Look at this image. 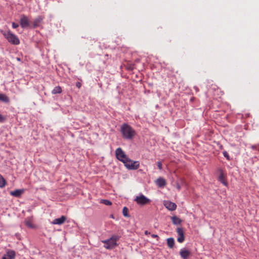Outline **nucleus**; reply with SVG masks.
Here are the masks:
<instances>
[{
  "label": "nucleus",
  "instance_id": "1",
  "mask_svg": "<svg viewBox=\"0 0 259 259\" xmlns=\"http://www.w3.org/2000/svg\"><path fill=\"white\" fill-rule=\"evenodd\" d=\"M121 132L123 137L126 139H132L136 135L135 131L126 123H124L121 126Z\"/></svg>",
  "mask_w": 259,
  "mask_h": 259
},
{
  "label": "nucleus",
  "instance_id": "2",
  "mask_svg": "<svg viewBox=\"0 0 259 259\" xmlns=\"http://www.w3.org/2000/svg\"><path fill=\"white\" fill-rule=\"evenodd\" d=\"M119 237L117 235H113L108 239L102 241L104 244V247L108 249H111L115 247L117 245V241L119 240Z\"/></svg>",
  "mask_w": 259,
  "mask_h": 259
},
{
  "label": "nucleus",
  "instance_id": "3",
  "mask_svg": "<svg viewBox=\"0 0 259 259\" xmlns=\"http://www.w3.org/2000/svg\"><path fill=\"white\" fill-rule=\"evenodd\" d=\"M3 34L8 40V41L12 44L14 45H18L20 44V40L18 37L12 33L10 31L4 32Z\"/></svg>",
  "mask_w": 259,
  "mask_h": 259
},
{
  "label": "nucleus",
  "instance_id": "4",
  "mask_svg": "<svg viewBox=\"0 0 259 259\" xmlns=\"http://www.w3.org/2000/svg\"><path fill=\"white\" fill-rule=\"evenodd\" d=\"M115 156L116 158L118 160L121 161L123 163H126L127 162L125 161L126 160L127 161V159H128V156L125 154L124 152L120 147L116 149Z\"/></svg>",
  "mask_w": 259,
  "mask_h": 259
},
{
  "label": "nucleus",
  "instance_id": "5",
  "mask_svg": "<svg viewBox=\"0 0 259 259\" xmlns=\"http://www.w3.org/2000/svg\"><path fill=\"white\" fill-rule=\"evenodd\" d=\"M125 161L126 162L125 160ZM124 166L128 169H137L139 166V162L138 161H133L128 158L126 163H123Z\"/></svg>",
  "mask_w": 259,
  "mask_h": 259
},
{
  "label": "nucleus",
  "instance_id": "6",
  "mask_svg": "<svg viewBox=\"0 0 259 259\" xmlns=\"http://www.w3.org/2000/svg\"><path fill=\"white\" fill-rule=\"evenodd\" d=\"M135 200L138 204L143 205L148 204L151 201L149 199L143 194H140L139 196H137Z\"/></svg>",
  "mask_w": 259,
  "mask_h": 259
},
{
  "label": "nucleus",
  "instance_id": "7",
  "mask_svg": "<svg viewBox=\"0 0 259 259\" xmlns=\"http://www.w3.org/2000/svg\"><path fill=\"white\" fill-rule=\"evenodd\" d=\"M20 24L22 28H26L29 26V20L28 18L23 15L21 16Z\"/></svg>",
  "mask_w": 259,
  "mask_h": 259
},
{
  "label": "nucleus",
  "instance_id": "8",
  "mask_svg": "<svg viewBox=\"0 0 259 259\" xmlns=\"http://www.w3.org/2000/svg\"><path fill=\"white\" fill-rule=\"evenodd\" d=\"M177 233L178 235L177 241L179 243H182L185 240L184 232L182 228H178Z\"/></svg>",
  "mask_w": 259,
  "mask_h": 259
},
{
  "label": "nucleus",
  "instance_id": "9",
  "mask_svg": "<svg viewBox=\"0 0 259 259\" xmlns=\"http://www.w3.org/2000/svg\"><path fill=\"white\" fill-rule=\"evenodd\" d=\"M164 205L166 208L171 211L175 210L177 207V205L175 203L169 201H164Z\"/></svg>",
  "mask_w": 259,
  "mask_h": 259
},
{
  "label": "nucleus",
  "instance_id": "10",
  "mask_svg": "<svg viewBox=\"0 0 259 259\" xmlns=\"http://www.w3.org/2000/svg\"><path fill=\"white\" fill-rule=\"evenodd\" d=\"M191 254L190 251L185 248L180 250V255L183 259H188Z\"/></svg>",
  "mask_w": 259,
  "mask_h": 259
},
{
  "label": "nucleus",
  "instance_id": "11",
  "mask_svg": "<svg viewBox=\"0 0 259 259\" xmlns=\"http://www.w3.org/2000/svg\"><path fill=\"white\" fill-rule=\"evenodd\" d=\"M15 255V252L14 250H8L6 253L3 256L2 259H14Z\"/></svg>",
  "mask_w": 259,
  "mask_h": 259
},
{
  "label": "nucleus",
  "instance_id": "12",
  "mask_svg": "<svg viewBox=\"0 0 259 259\" xmlns=\"http://www.w3.org/2000/svg\"><path fill=\"white\" fill-rule=\"evenodd\" d=\"M226 178V175L224 174L222 169H220V175L219 177V180L225 186H226L227 184Z\"/></svg>",
  "mask_w": 259,
  "mask_h": 259
},
{
  "label": "nucleus",
  "instance_id": "13",
  "mask_svg": "<svg viewBox=\"0 0 259 259\" xmlns=\"http://www.w3.org/2000/svg\"><path fill=\"white\" fill-rule=\"evenodd\" d=\"M24 192V189H17L15 191H12L10 192V195L16 197H20L21 195Z\"/></svg>",
  "mask_w": 259,
  "mask_h": 259
},
{
  "label": "nucleus",
  "instance_id": "14",
  "mask_svg": "<svg viewBox=\"0 0 259 259\" xmlns=\"http://www.w3.org/2000/svg\"><path fill=\"white\" fill-rule=\"evenodd\" d=\"M66 219V218L65 216L62 215L60 218H58V219H56L54 220L53 221V222H52V224H55V225H62V224H63L64 223Z\"/></svg>",
  "mask_w": 259,
  "mask_h": 259
},
{
  "label": "nucleus",
  "instance_id": "15",
  "mask_svg": "<svg viewBox=\"0 0 259 259\" xmlns=\"http://www.w3.org/2000/svg\"><path fill=\"white\" fill-rule=\"evenodd\" d=\"M155 183L159 187H163L166 184L165 180L161 177L158 178Z\"/></svg>",
  "mask_w": 259,
  "mask_h": 259
},
{
  "label": "nucleus",
  "instance_id": "16",
  "mask_svg": "<svg viewBox=\"0 0 259 259\" xmlns=\"http://www.w3.org/2000/svg\"><path fill=\"white\" fill-rule=\"evenodd\" d=\"M171 221L174 224L179 225L182 223V220L176 216L171 217Z\"/></svg>",
  "mask_w": 259,
  "mask_h": 259
},
{
  "label": "nucleus",
  "instance_id": "17",
  "mask_svg": "<svg viewBox=\"0 0 259 259\" xmlns=\"http://www.w3.org/2000/svg\"><path fill=\"white\" fill-rule=\"evenodd\" d=\"M167 246L170 248H172L175 244V240L173 238H168L167 239Z\"/></svg>",
  "mask_w": 259,
  "mask_h": 259
},
{
  "label": "nucleus",
  "instance_id": "18",
  "mask_svg": "<svg viewBox=\"0 0 259 259\" xmlns=\"http://www.w3.org/2000/svg\"><path fill=\"white\" fill-rule=\"evenodd\" d=\"M0 101L5 103H8L9 98L5 94L0 93Z\"/></svg>",
  "mask_w": 259,
  "mask_h": 259
},
{
  "label": "nucleus",
  "instance_id": "19",
  "mask_svg": "<svg viewBox=\"0 0 259 259\" xmlns=\"http://www.w3.org/2000/svg\"><path fill=\"white\" fill-rule=\"evenodd\" d=\"M25 224L26 226L30 228H32L34 227V226L32 223V221L30 218H27L25 221Z\"/></svg>",
  "mask_w": 259,
  "mask_h": 259
},
{
  "label": "nucleus",
  "instance_id": "20",
  "mask_svg": "<svg viewBox=\"0 0 259 259\" xmlns=\"http://www.w3.org/2000/svg\"><path fill=\"white\" fill-rule=\"evenodd\" d=\"M62 92V89L60 86H57L54 88V89L52 90V94H60Z\"/></svg>",
  "mask_w": 259,
  "mask_h": 259
},
{
  "label": "nucleus",
  "instance_id": "21",
  "mask_svg": "<svg viewBox=\"0 0 259 259\" xmlns=\"http://www.w3.org/2000/svg\"><path fill=\"white\" fill-rule=\"evenodd\" d=\"M6 185V181L4 177L0 175V188L4 187Z\"/></svg>",
  "mask_w": 259,
  "mask_h": 259
},
{
  "label": "nucleus",
  "instance_id": "22",
  "mask_svg": "<svg viewBox=\"0 0 259 259\" xmlns=\"http://www.w3.org/2000/svg\"><path fill=\"white\" fill-rule=\"evenodd\" d=\"M122 213L124 217H128L129 215L128 214V208L126 207H124L122 209Z\"/></svg>",
  "mask_w": 259,
  "mask_h": 259
},
{
  "label": "nucleus",
  "instance_id": "23",
  "mask_svg": "<svg viewBox=\"0 0 259 259\" xmlns=\"http://www.w3.org/2000/svg\"><path fill=\"white\" fill-rule=\"evenodd\" d=\"M101 202L104 203V204L106 205H111L112 203L110 201L108 200H106V199H103L101 200Z\"/></svg>",
  "mask_w": 259,
  "mask_h": 259
},
{
  "label": "nucleus",
  "instance_id": "24",
  "mask_svg": "<svg viewBox=\"0 0 259 259\" xmlns=\"http://www.w3.org/2000/svg\"><path fill=\"white\" fill-rule=\"evenodd\" d=\"M251 148L253 150L259 151V144L253 145L251 146Z\"/></svg>",
  "mask_w": 259,
  "mask_h": 259
},
{
  "label": "nucleus",
  "instance_id": "25",
  "mask_svg": "<svg viewBox=\"0 0 259 259\" xmlns=\"http://www.w3.org/2000/svg\"><path fill=\"white\" fill-rule=\"evenodd\" d=\"M223 153V155L227 158V159H228V160L230 159V156L227 151H224Z\"/></svg>",
  "mask_w": 259,
  "mask_h": 259
},
{
  "label": "nucleus",
  "instance_id": "26",
  "mask_svg": "<svg viewBox=\"0 0 259 259\" xmlns=\"http://www.w3.org/2000/svg\"><path fill=\"white\" fill-rule=\"evenodd\" d=\"M157 165L158 168L160 170L162 169V163L160 161H158L157 162Z\"/></svg>",
  "mask_w": 259,
  "mask_h": 259
},
{
  "label": "nucleus",
  "instance_id": "27",
  "mask_svg": "<svg viewBox=\"0 0 259 259\" xmlns=\"http://www.w3.org/2000/svg\"><path fill=\"white\" fill-rule=\"evenodd\" d=\"M40 20L39 19H36L34 21V26H36L38 25V23H39Z\"/></svg>",
  "mask_w": 259,
  "mask_h": 259
},
{
  "label": "nucleus",
  "instance_id": "28",
  "mask_svg": "<svg viewBox=\"0 0 259 259\" xmlns=\"http://www.w3.org/2000/svg\"><path fill=\"white\" fill-rule=\"evenodd\" d=\"M18 26H19L18 24L16 23H15V22H13V23H12V27H13V28H17Z\"/></svg>",
  "mask_w": 259,
  "mask_h": 259
},
{
  "label": "nucleus",
  "instance_id": "29",
  "mask_svg": "<svg viewBox=\"0 0 259 259\" xmlns=\"http://www.w3.org/2000/svg\"><path fill=\"white\" fill-rule=\"evenodd\" d=\"M5 120V117H4L2 115L0 114V122H2L4 121Z\"/></svg>",
  "mask_w": 259,
  "mask_h": 259
},
{
  "label": "nucleus",
  "instance_id": "30",
  "mask_svg": "<svg viewBox=\"0 0 259 259\" xmlns=\"http://www.w3.org/2000/svg\"><path fill=\"white\" fill-rule=\"evenodd\" d=\"M176 187L178 189V190H180L181 188V186L180 184L179 183H176Z\"/></svg>",
  "mask_w": 259,
  "mask_h": 259
},
{
  "label": "nucleus",
  "instance_id": "31",
  "mask_svg": "<svg viewBox=\"0 0 259 259\" xmlns=\"http://www.w3.org/2000/svg\"><path fill=\"white\" fill-rule=\"evenodd\" d=\"M81 83H80V82H76V86L78 88H80V87H81Z\"/></svg>",
  "mask_w": 259,
  "mask_h": 259
},
{
  "label": "nucleus",
  "instance_id": "32",
  "mask_svg": "<svg viewBox=\"0 0 259 259\" xmlns=\"http://www.w3.org/2000/svg\"><path fill=\"white\" fill-rule=\"evenodd\" d=\"M151 236L153 238H159L158 236L157 235H156V234H152Z\"/></svg>",
  "mask_w": 259,
  "mask_h": 259
},
{
  "label": "nucleus",
  "instance_id": "33",
  "mask_svg": "<svg viewBox=\"0 0 259 259\" xmlns=\"http://www.w3.org/2000/svg\"><path fill=\"white\" fill-rule=\"evenodd\" d=\"M145 235H149V234H150V232H148V231H145Z\"/></svg>",
  "mask_w": 259,
  "mask_h": 259
},
{
  "label": "nucleus",
  "instance_id": "34",
  "mask_svg": "<svg viewBox=\"0 0 259 259\" xmlns=\"http://www.w3.org/2000/svg\"><path fill=\"white\" fill-rule=\"evenodd\" d=\"M17 60H18V61H20V58H17Z\"/></svg>",
  "mask_w": 259,
  "mask_h": 259
}]
</instances>
